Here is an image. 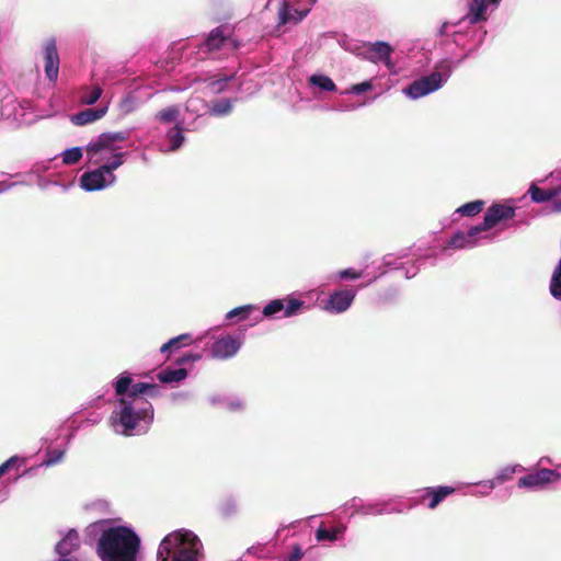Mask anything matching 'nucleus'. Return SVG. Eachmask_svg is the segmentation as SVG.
<instances>
[{
  "label": "nucleus",
  "instance_id": "nucleus-48",
  "mask_svg": "<svg viewBox=\"0 0 561 561\" xmlns=\"http://www.w3.org/2000/svg\"><path fill=\"white\" fill-rule=\"evenodd\" d=\"M151 387H153L154 389H147L146 393H145V398H157L161 394V389L158 385L156 383H151Z\"/></svg>",
  "mask_w": 561,
  "mask_h": 561
},
{
  "label": "nucleus",
  "instance_id": "nucleus-37",
  "mask_svg": "<svg viewBox=\"0 0 561 561\" xmlns=\"http://www.w3.org/2000/svg\"><path fill=\"white\" fill-rule=\"evenodd\" d=\"M238 505L236 500L228 497L222 501L219 506V512L224 517H230L237 513Z\"/></svg>",
  "mask_w": 561,
  "mask_h": 561
},
{
  "label": "nucleus",
  "instance_id": "nucleus-52",
  "mask_svg": "<svg viewBox=\"0 0 561 561\" xmlns=\"http://www.w3.org/2000/svg\"><path fill=\"white\" fill-rule=\"evenodd\" d=\"M482 489L480 491H478L477 493H473V495H479V496H486L491 493V491H489L488 488H484V486H481Z\"/></svg>",
  "mask_w": 561,
  "mask_h": 561
},
{
  "label": "nucleus",
  "instance_id": "nucleus-20",
  "mask_svg": "<svg viewBox=\"0 0 561 561\" xmlns=\"http://www.w3.org/2000/svg\"><path fill=\"white\" fill-rule=\"evenodd\" d=\"M421 501L430 499L427 504L428 508H436L448 495L455 492V488L447 485H439L436 488H425L422 490Z\"/></svg>",
  "mask_w": 561,
  "mask_h": 561
},
{
  "label": "nucleus",
  "instance_id": "nucleus-34",
  "mask_svg": "<svg viewBox=\"0 0 561 561\" xmlns=\"http://www.w3.org/2000/svg\"><path fill=\"white\" fill-rule=\"evenodd\" d=\"M483 206H484V202L478 199V201L469 202V203L458 207L456 213L461 216H474L483 209Z\"/></svg>",
  "mask_w": 561,
  "mask_h": 561
},
{
  "label": "nucleus",
  "instance_id": "nucleus-8",
  "mask_svg": "<svg viewBox=\"0 0 561 561\" xmlns=\"http://www.w3.org/2000/svg\"><path fill=\"white\" fill-rule=\"evenodd\" d=\"M244 343L243 333L221 335L209 347L210 356L215 359L227 360L234 357Z\"/></svg>",
  "mask_w": 561,
  "mask_h": 561
},
{
  "label": "nucleus",
  "instance_id": "nucleus-32",
  "mask_svg": "<svg viewBox=\"0 0 561 561\" xmlns=\"http://www.w3.org/2000/svg\"><path fill=\"white\" fill-rule=\"evenodd\" d=\"M102 88L100 85L84 87L82 89L81 102L87 105L94 104L102 95Z\"/></svg>",
  "mask_w": 561,
  "mask_h": 561
},
{
  "label": "nucleus",
  "instance_id": "nucleus-2",
  "mask_svg": "<svg viewBox=\"0 0 561 561\" xmlns=\"http://www.w3.org/2000/svg\"><path fill=\"white\" fill-rule=\"evenodd\" d=\"M139 550V536L126 526L104 529L96 543V553L101 561H136Z\"/></svg>",
  "mask_w": 561,
  "mask_h": 561
},
{
  "label": "nucleus",
  "instance_id": "nucleus-18",
  "mask_svg": "<svg viewBox=\"0 0 561 561\" xmlns=\"http://www.w3.org/2000/svg\"><path fill=\"white\" fill-rule=\"evenodd\" d=\"M483 231H473V227H471L468 232H457L449 241V245L454 249H466L473 248L480 243V237Z\"/></svg>",
  "mask_w": 561,
  "mask_h": 561
},
{
  "label": "nucleus",
  "instance_id": "nucleus-46",
  "mask_svg": "<svg viewBox=\"0 0 561 561\" xmlns=\"http://www.w3.org/2000/svg\"><path fill=\"white\" fill-rule=\"evenodd\" d=\"M304 557V551L300 546L295 545L291 552L285 558L286 561H298Z\"/></svg>",
  "mask_w": 561,
  "mask_h": 561
},
{
  "label": "nucleus",
  "instance_id": "nucleus-51",
  "mask_svg": "<svg viewBox=\"0 0 561 561\" xmlns=\"http://www.w3.org/2000/svg\"><path fill=\"white\" fill-rule=\"evenodd\" d=\"M285 8L290 9L289 16H297V13L295 12V9L297 8L296 3H294L293 5L284 4L282 9H285Z\"/></svg>",
  "mask_w": 561,
  "mask_h": 561
},
{
  "label": "nucleus",
  "instance_id": "nucleus-36",
  "mask_svg": "<svg viewBox=\"0 0 561 561\" xmlns=\"http://www.w3.org/2000/svg\"><path fill=\"white\" fill-rule=\"evenodd\" d=\"M229 79H230V77H227V76L220 77L217 79H213L207 82L206 89H208L209 92L214 93V94L220 93L226 89Z\"/></svg>",
  "mask_w": 561,
  "mask_h": 561
},
{
  "label": "nucleus",
  "instance_id": "nucleus-1",
  "mask_svg": "<svg viewBox=\"0 0 561 561\" xmlns=\"http://www.w3.org/2000/svg\"><path fill=\"white\" fill-rule=\"evenodd\" d=\"M153 416L154 411L150 401L118 399L110 422L115 433L136 436L144 435L149 431Z\"/></svg>",
  "mask_w": 561,
  "mask_h": 561
},
{
  "label": "nucleus",
  "instance_id": "nucleus-6",
  "mask_svg": "<svg viewBox=\"0 0 561 561\" xmlns=\"http://www.w3.org/2000/svg\"><path fill=\"white\" fill-rule=\"evenodd\" d=\"M450 73L451 68L446 66V70L444 72L434 71L428 76L413 81L403 90V93L413 100L423 98L440 89L443 84L448 80Z\"/></svg>",
  "mask_w": 561,
  "mask_h": 561
},
{
  "label": "nucleus",
  "instance_id": "nucleus-29",
  "mask_svg": "<svg viewBox=\"0 0 561 561\" xmlns=\"http://www.w3.org/2000/svg\"><path fill=\"white\" fill-rule=\"evenodd\" d=\"M179 116H180V110L178 106H169V107H165L161 111H159L157 114H156V119L160 123H175L176 124H181L179 122Z\"/></svg>",
  "mask_w": 561,
  "mask_h": 561
},
{
  "label": "nucleus",
  "instance_id": "nucleus-35",
  "mask_svg": "<svg viewBox=\"0 0 561 561\" xmlns=\"http://www.w3.org/2000/svg\"><path fill=\"white\" fill-rule=\"evenodd\" d=\"M232 110V103L230 100L222 99L216 101L211 107L209 108V112L211 115L215 116H225L229 114Z\"/></svg>",
  "mask_w": 561,
  "mask_h": 561
},
{
  "label": "nucleus",
  "instance_id": "nucleus-14",
  "mask_svg": "<svg viewBox=\"0 0 561 561\" xmlns=\"http://www.w3.org/2000/svg\"><path fill=\"white\" fill-rule=\"evenodd\" d=\"M43 54L45 75L49 81L56 82L59 73V55L55 38H48L44 42Z\"/></svg>",
  "mask_w": 561,
  "mask_h": 561
},
{
  "label": "nucleus",
  "instance_id": "nucleus-27",
  "mask_svg": "<svg viewBox=\"0 0 561 561\" xmlns=\"http://www.w3.org/2000/svg\"><path fill=\"white\" fill-rule=\"evenodd\" d=\"M232 41L226 36H224L222 31L216 28L210 32L208 38L206 39V47L208 50H216L224 46L230 45Z\"/></svg>",
  "mask_w": 561,
  "mask_h": 561
},
{
  "label": "nucleus",
  "instance_id": "nucleus-41",
  "mask_svg": "<svg viewBox=\"0 0 561 561\" xmlns=\"http://www.w3.org/2000/svg\"><path fill=\"white\" fill-rule=\"evenodd\" d=\"M224 408L229 411H240L244 408V402L239 397H227L224 399Z\"/></svg>",
  "mask_w": 561,
  "mask_h": 561
},
{
  "label": "nucleus",
  "instance_id": "nucleus-43",
  "mask_svg": "<svg viewBox=\"0 0 561 561\" xmlns=\"http://www.w3.org/2000/svg\"><path fill=\"white\" fill-rule=\"evenodd\" d=\"M371 89H373L371 81H364V82L352 85L344 93L362 94Z\"/></svg>",
  "mask_w": 561,
  "mask_h": 561
},
{
  "label": "nucleus",
  "instance_id": "nucleus-13",
  "mask_svg": "<svg viewBox=\"0 0 561 561\" xmlns=\"http://www.w3.org/2000/svg\"><path fill=\"white\" fill-rule=\"evenodd\" d=\"M355 298L352 289H342L333 293L328 299L322 300V310L331 313L345 312Z\"/></svg>",
  "mask_w": 561,
  "mask_h": 561
},
{
  "label": "nucleus",
  "instance_id": "nucleus-9",
  "mask_svg": "<svg viewBox=\"0 0 561 561\" xmlns=\"http://www.w3.org/2000/svg\"><path fill=\"white\" fill-rule=\"evenodd\" d=\"M352 507L356 514L360 515H385V514H401L404 508L396 504V499L378 500L375 502H364L362 499L354 497L352 500Z\"/></svg>",
  "mask_w": 561,
  "mask_h": 561
},
{
  "label": "nucleus",
  "instance_id": "nucleus-24",
  "mask_svg": "<svg viewBox=\"0 0 561 561\" xmlns=\"http://www.w3.org/2000/svg\"><path fill=\"white\" fill-rule=\"evenodd\" d=\"M187 377V370L185 368H171L167 367L158 373V379L162 383H178Z\"/></svg>",
  "mask_w": 561,
  "mask_h": 561
},
{
  "label": "nucleus",
  "instance_id": "nucleus-53",
  "mask_svg": "<svg viewBox=\"0 0 561 561\" xmlns=\"http://www.w3.org/2000/svg\"><path fill=\"white\" fill-rule=\"evenodd\" d=\"M313 294H316L314 291H309V293H306L305 296L310 298Z\"/></svg>",
  "mask_w": 561,
  "mask_h": 561
},
{
  "label": "nucleus",
  "instance_id": "nucleus-25",
  "mask_svg": "<svg viewBox=\"0 0 561 561\" xmlns=\"http://www.w3.org/2000/svg\"><path fill=\"white\" fill-rule=\"evenodd\" d=\"M165 138L168 147L165 149H161V151L169 152L178 150L184 141L182 124H176L172 129H170L167 133Z\"/></svg>",
  "mask_w": 561,
  "mask_h": 561
},
{
  "label": "nucleus",
  "instance_id": "nucleus-47",
  "mask_svg": "<svg viewBox=\"0 0 561 561\" xmlns=\"http://www.w3.org/2000/svg\"><path fill=\"white\" fill-rule=\"evenodd\" d=\"M360 273H356L354 270L352 268H346V270H343V271H340L337 273V277L340 279H346V278H351V279H357L360 277Z\"/></svg>",
  "mask_w": 561,
  "mask_h": 561
},
{
  "label": "nucleus",
  "instance_id": "nucleus-49",
  "mask_svg": "<svg viewBox=\"0 0 561 561\" xmlns=\"http://www.w3.org/2000/svg\"><path fill=\"white\" fill-rule=\"evenodd\" d=\"M225 398H226L225 396H219V394L211 396L209 398V402L213 405H221V407H224V399Z\"/></svg>",
  "mask_w": 561,
  "mask_h": 561
},
{
  "label": "nucleus",
  "instance_id": "nucleus-17",
  "mask_svg": "<svg viewBox=\"0 0 561 561\" xmlns=\"http://www.w3.org/2000/svg\"><path fill=\"white\" fill-rule=\"evenodd\" d=\"M501 0H468L467 18L470 23H478L486 20L488 5L497 7Z\"/></svg>",
  "mask_w": 561,
  "mask_h": 561
},
{
  "label": "nucleus",
  "instance_id": "nucleus-22",
  "mask_svg": "<svg viewBox=\"0 0 561 561\" xmlns=\"http://www.w3.org/2000/svg\"><path fill=\"white\" fill-rule=\"evenodd\" d=\"M107 112V106L102 108H88L71 116V122L77 126L87 125L102 118Z\"/></svg>",
  "mask_w": 561,
  "mask_h": 561
},
{
  "label": "nucleus",
  "instance_id": "nucleus-56",
  "mask_svg": "<svg viewBox=\"0 0 561 561\" xmlns=\"http://www.w3.org/2000/svg\"><path fill=\"white\" fill-rule=\"evenodd\" d=\"M560 201H561V194H560Z\"/></svg>",
  "mask_w": 561,
  "mask_h": 561
},
{
  "label": "nucleus",
  "instance_id": "nucleus-16",
  "mask_svg": "<svg viewBox=\"0 0 561 561\" xmlns=\"http://www.w3.org/2000/svg\"><path fill=\"white\" fill-rule=\"evenodd\" d=\"M318 0H294V2L297 4V8L295 9V12L297 13V16H289L290 9L285 8L279 10V21L282 24L286 23H298L300 22L307 14L310 12L312 5Z\"/></svg>",
  "mask_w": 561,
  "mask_h": 561
},
{
  "label": "nucleus",
  "instance_id": "nucleus-21",
  "mask_svg": "<svg viewBox=\"0 0 561 561\" xmlns=\"http://www.w3.org/2000/svg\"><path fill=\"white\" fill-rule=\"evenodd\" d=\"M79 546L80 539L77 530L70 529L56 545V552L60 556V559H67L66 557L77 550Z\"/></svg>",
  "mask_w": 561,
  "mask_h": 561
},
{
  "label": "nucleus",
  "instance_id": "nucleus-28",
  "mask_svg": "<svg viewBox=\"0 0 561 561\" xmlns=\"http://www.w3.org/2000/svg\"><path fill=\"white\" fill-rule=\"evenodd\" d=\"M133 382L131 374L123 371L114 381L113 386L116 396L119 398L127 396Z\"/></svg>",
  "mask_w": 561,
  "mask_h": 561
},
{
  "label": "nucleus",
  "instance_id": "nucleus-39",
  "mask_svg": "<svg viewBox=\"0 0 561 561\" xmlns=\"http://www.w3.org/2000/svg\"><path fill=\"white\" fill-rule=\"evenodd\" d=\"M65 451L60 449H51L47 451V458L42 462L41 466L50 467L64 458Z\"/></svg>",
  "mask_w": 561,
  "mask_h": 561
},
{
  "label": "nucleus",
  "instance_id": "nucleus-26",
  "mask_svg": "<svg viewBox=\"0 0 561 561\" xmlns=\"http://www.w3.org/2000/svg\"><path fill=\"white\" fill-rule=\"evenodd\" d=\"M345 529V526L334 527L333 529H327L325 527L320 526L316 530V539L318 542H334L344 534Z\"/></svg>",
  "mask_w": 561,
  "mask_h": 561
},
{
  "label": "nucleus",
  "instance_id": "nucleus-42",
  "mask_svg": "<svg viewBox=\"0 0 561 561\" xmlns=\"http://www.w3.org/2000/svg\"><path fill=\"white\" fill-rule=\"evenodd\" d=\"M21 458L19 456H12L8 460H5L3 463L0 465V473L1 476H4L7 472H9L11 469L20 467Z\"/></svg>",
  "mask_w": 561,
  "mask_h": 561
},
{
  "label": "nucleus",
  "instance_id": "nucleus-11",
  "mask_svg": "<svg viewBox=\"0 0 561 561\" xmlns=\"http://www.w3.org/2000/svg\"><path fill=\"white\" fill-rule=\"evenodd\" d=\"M393 48L389 43L378 41L365 45L363 57L374 64L382 62L390 71H393L394 62L391 58Z\"/></svg>",
  "mask_w": 561,
  "mask_h": 561
},
{
  "label": "nucleus",
  "instance_id": "nucleus-23",
  "mask_svg": "<svg viewBox=\"0 0 561 561\" xmlns=\"http://www.w3.org/2000/svg\"><path fill=\"white\" fill-rule=\"evenodd\" d=\"M194 341V337L191 333H183L178 336H174L170 339L168 342H165L161 347V353H172L174 351L180 350L181 347L187 346L192 344Z\"/></svg>",
  "mask_w": 561,
  "mask_h": 561
},
{
  "label": "nucleus",
  "instance_id": "nucleus-15",
  "mask_svg": "<svg viewBox=\"0 0 561 561\" xmlns=\"http://www.w3.org/2000/svg\"><path fill=\"white\" fill-rule=\"evenodd\" d=\"M528 192L534 202H550L552 210L561 211V186L558 188L545 191L536 185H531Z\"/></svg>",
  "mask_w": 561,
  "mask_h": 561
},
{
  "label": "nucleus",
  "instance_id": "nucleus-33",
  "mask_svg": "<svg viewBox=\"0 0 561 561\" xmlns=\"http://www.w3.org/2000/svg\"><path fill=\"white\" fill-rule=\"evenodd\" d=\"M83 157V149L80 147H72L61 152L62 163L72 165L78 163Z\"/></svg>",
  "mask_w": 561,
  "mask_h": 561
},
{
  "label": "nucleus",
  "instance_id": "nucleus-19",
  "mask_svg": "<svg viewBox=\"0 0 561 561\" xmlns=\"http://www.w3.org/2000/svg\"><path fill=\"white\" fill-rule=\"evenodd\" d=\"M524 470H525V468L520 465L507 466V467L500 469L493 479L480 481L474 484L479 485V486L488 488L489 491H492L496 485L511 480L514 473L522 472Z\"/></svg>",
  "mask_w": 561,
  "mask_h": 561
},
{
  "label": "nucleus",
  "instance_id": "nucleus-7",
  "mask_svg": "<svg viewBox=\"0 0 561 561\" xmlns=\"http://www.w3.org/2000/svg\"><path fill=\"white\" fill-rule=\"evenodd\" d=\"M116 180L115 171L104 167H94L80 176V186L85 192L102 191L113 186Z\"/></svg>",
  "mask_w": 561,
  "mask_h": 561
},
{
  "label": "nucleus",
  "instance_id": "nucleus-44",
  "mask_svg": "<svg viewBox=\"0 0 561 561\" xmlns=\"http://www.w3.org/2000/svg\"><path fill=\"white\" fill-rule=\"evenodd\" d=\"M404 255H396V254H392V253H389V254H386L383 257H382V264L387 267H393V268H398L399 267V264H398V260L402 259Z\"/></svg>",
  "mask_w": 561,
  "mask_h": 561
},
{
  "label": "nucleus",
  "instance_id": "nucleus-55",
  "mask_svg": "<svg viewBox=\"0 0 561 561\" xmlns=\"http://www.w3.org/2000/svg\"><path fill=\"white\" fill-rule=\"evenodd\" d=\"M58 561H73L71 559H59Z\"/></svg>",
  "mask_w": 561,
  "mask_h": 561
},
{
  "label": "nucleus",
  "instance_id": "nucleus-12",
  "mask_svg": "<svg viewBox=\"0 0 561 561\" xmlns=\"http://www.w3.org/2000/svg\"><path fill=\"white\" fill-rule=\"evenodd\" d=\"M306 300L297 298L295 296H287L284 300L282 299H274L270 301L262 310V316H274L275 313L280 312L282 310H285V316H291L293 313L297 312L298 310L302 309L304 311H307L306 307Z\"/></svg>",
  "mask_w": 561,
  "mask_h": 561
},
{
  "label": "nucleus",
  "instance_id": "nucleus-50",
  "mask_svg": "<svg viewBox=\"0 0 561 561\" xmlns=\"http://www.w3.org/2000/svg\"><path fill=\"white\" fill-rule=\"evenodd\" d=\"M417 272H419V268L415 265H413L405 271V277L412 278L417 274Z\"/></svg>",
  "mask_w": 561,
  "mask_h": 561
},
{
  "label": "nucleus",
  "instance_id": "nucleus-10",
  "mask_svg": "<svg viewBox=\"0 0 561 561\" xmlns=\"http://www.w3.org/2000/svg\"><path fill=\"white\" fill-rule=\"evenodd\" d=\"M561 479L560 472L542 468L518 479L517 486L530 491L545 489L548 484Z\"/></svg>",
  "mask_w": 561,
  "mask_h": 561
},
{
  "label": "nucleus",
  "instance_id": "nucleus-30",
  "mask_svg": "<svg viewBox=\"0 0 561 561\" xmlns=\"http://www.w3.org/2000/svg\"><path fill=\"white\" fill-rule=\"evenodd\" d=\"M150 388L154 389L153 387H151V383H148V382H137L134 385L131 383L127 396L122 397L121 399H124V400H134V399L148 400L147 398H145V393H146L147 389H150Z\"/></svg>",
  "mask_w": 561,
  "mask_h": 561
},
{
  "label": "nucleus",
  "instance_id": "nucleus-38",
  "mask_svg": "<svg viewBox=\"0 0 561 561\" xmlns=\"http://www.w3.org/2000/svg\"><path fill=\"white\" fill-rule=\"evenodd\" d=\"M206 107H207V104L202 99H199L198 96H192L186 102V111L191 112V113H194V114H197V115L201 112H203L204 110H206Z\"/></svg>",
  "mask_w": 561,
  "mask_h": 561
},
{
  "label": "nucleus",
  "instance_id": "nucleus-54",
  "mask_svg": "<svg viewBox=\"0 0 561 561\" xmlns=\"http://www.w3.org/2000/svg\"><path fill=\"white\" fill-rule=\"evenodd\" d=\"M354 107H348V106H342L341 110L343 111H350V110H353Z\"/></svg>",
  "mask_w": 561,
  "mask_h": 561
},
{
  "label": "nucleus",
  "instance_id": "nucleus-31",
  "mask_svg": "<svg viewBox=\"0 0 561 561\" xmlns=\"http://www.w3.org/2000/svg\"><path fill=\"white\" fill-rule=\"evenodd\" d=\"M311 85L317 87L323 91H335L336 85L333 80L325 75H312L309 78Z\"/></svg>",
  "mask_w": 561,
  "mask_h": 561
},
{
  "label": "nucleus",
  "instance_id": "nucleus-45",
  "mask_svg": "<svg viewBox=\"0 0 561 561\" xmlns=\"http://www.w3.org/2000/svg\"><path fill=\"white\" fill-rule=\"evenodd\" d=\"M201 358H202V355L199 353H187V354H184L183 356H181L180 358H178L176 363L179 365H183V364L191 363V362H197Z\"/></svg>",
  "mask_w": 561,
  "mask_h": 561
},
{
  "label": "nucleus",
  "instance_id": "nucleus-4",
  "mask_svg": "<svg viewBox=\"0 0 561 561\" xmlns=\"http://www.w3.org/2000/svg\"><path fill=\"white\" fill-rule=\"evenodd\" d=\"M204 547L193 531L178 529L168 534L157 550V561H201Z\"/></svg>",
  "mask_w": 561,
  "mask_h": 561
},
{
  "label": "nucleus",
  "instance_id": "nucleus-40",
  "mask_svg": "<svg viewBox=\"0 0 561 561\" xmlns=\"http://www.w3.org/2000/svg\"><path fill=\"white\" fill-rule=\"evenodd\" d=\"M260 311V307L257 305H244L240 307H236L228 311L226 316L232 317V316H243L245 313H253Z\"/></svg>",
  "mask_w": 561,
  "mask_h": 561
},
{
  "label": "nucleus",
  "instance_id": "nucleus-5",
  "mask_svg": "<svg viewBox=\"0 0 561 561\" xmlns=\"http://www.w3.org/2000/svg\"><path fill=\"white\" fill-rule=\"evenodd\" d=\"M517 206L513 199L493 203L484 213L483 222L473 226V231H488L493 228L506 229L512 227Z\"/></svg>",
  "mask_w": 561,
  "mask_h": 561
},
{
  "label": "nucleus",
  "instance_id": "nucleus-3",
  "mask_svg": "<svg viewBox=\"0 0 561 561\" xmlns=\"http://www.w3.org/2000/svg\"><path fill=\"white\" fill-rule=\"evenodd\" d=\"M128 137L129 131H110L99 135L85 147L88 163L116 171L128 157L124 150V142Z\"/></svg>",
  "mask_w": 561,
  "mask_h": 561
}]
</instances>
